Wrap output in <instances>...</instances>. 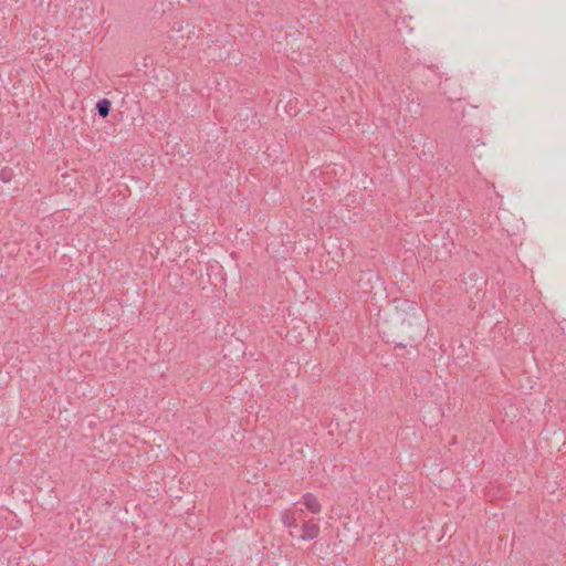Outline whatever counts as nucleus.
<instances>
[{
	"label": "nucleus",
	"instance_id": "1",
	"mask_svg": "<svg viewBox=\"0 0 566 566\" xmlns=\"http://www.w3.org/2000/svg\"><path fill=\"white\" fill-rule=\"evenodd\" d=\"M301 535L300 538L302 541H312L315 539L319 535V525L312 520L304 521L301 526Z\"/></svg>",
	"mask_w": 566,
	"mask_h": 566
},
{
	"label": "nucleus",
	"instance_id": "2",
	"mask_svg": "<svg viewBox=\"0 0 566 566\" xmlns=\"http://www.w3.org/2000/svg\"><path fill=\"white\" fill-rule=\"evenodd\" d=\"M302 503L312 514H318L322 511V504L319 500L312 493L304 494L302 497Z\"/></svg>",
	"mask_w": 566,
	"mask_h": 566
},
{
	"label": "nucleus",
	"instance_id": "3",
	"mask_svg": "<svg viewBox=\"0 0 566 566\" xmlns=\"http://www.w3.org/2000/svg\"><path fill=\"white\" fill-rule=\"evenodd\" d=\"M281 521L287 528H294L297 526V512L296 509H287L281 513Z\"/></svg>",
	"mask_w": 566,
	"mask_h": 566
},
{
	"label": "nucleus",
	"instance_id": "4",
	"mask_svg": "<svg viewBox=\"0 0 566 566\" xmlns=\"http://www.w3.org/2000/svg\"><path fill=\"white\" fill-rule=\"evenodd\" d=\"M111 103L107 99H102L97 103L96 109L102 117H106L109 114Z\"/></svg>",
	"mask_w": 566,
	"mask_h": 566
},
{
	"label": "nucleus",
	"instance_id": "5",
	"mask_svg": "<svg viewBox=\"0 0 566 566\" xmlns=\"http://www.w3.org/2000/svg\"><path fill=\"white\" fill-rule=\"evenodd\" d=\"M296 512H297V520L298 518H303V514H304V511L302 509H296Z\"/></svg>",
	"mask_w": 566,
	"mask_h": 566
},
{
	"label": "nucleus",
	"instance_id": "6",
	"mask_svg": "<svg viewBox=\"0 0 566 566\" xmlns=\"http://www.w3.org/2000/svg\"><path fill=\"white\" fill-rule=\"evenodd\" d=\"M1 175H2V176H1L2 181H6V178H4V177H7V174H4V171H1Z\"/></svg>",
	"mask_w": 566,
	"mask_h": 566
},
{
	"label": "nucleus",
	"instance_id": "7",
	"mask_svg": "<svg viewBox=\"0 0 566 566\" xmlns=\"http://www.w3.org/2000/svg\"><path fill=\"white\" fill-rule=\"evenodd\" d=\"M1 175H2V176H1L2 181H6V178H4V177H7V174H4V171H1Z\"/></svg>",
	"mask_w": 566,
	"mask_h": 566
},
{
	"label": "nucleus",
	"instance_id": "8",
	"mask_svg": "<svg viewBox=\"0 0 566 566\" xmlns=\"http://www.w3.org/2000/svg\"><path fill=\"white\" fill-rule=\"evenodd\" d=\"M1 175H2V176H1L2 181H6V178H4V177H7V174H4V171H1Z\"/></svg>",
	"mask_w": 566,
	"mask_h": 566
},
{
	"label": "nucleus",
	"instance_id": "9",
	"mask_svg": "<svg viewBox=\"0 0 566 566\" xmlns=\"http://www.w3.org/2000/svg\"><path fill=\"white\" fill-rule=\"evenodd\" d=\"M1 175H2V176H1L2 181H6V178H4V177H7V174H4V171H1Z\"/></svg>",
	"mask_w": 566,
	"mask_h": 566
}]
</instances>
